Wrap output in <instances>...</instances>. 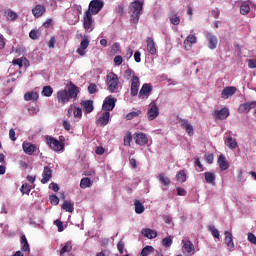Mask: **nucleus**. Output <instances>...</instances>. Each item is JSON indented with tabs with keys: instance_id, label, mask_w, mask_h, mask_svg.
<instances>
[{
	"instance_id": "nucleus-1",
	"label": "nucleus",
	"mask_w": 256,
	"mask_h": 256,
	"mask_svg": "<svg viewBox=\"0 0 256 256\" xmlns=\"http://www.w3.org/2000/svg\"><path fill=\"white\" fill-rule=\"evenodd\" d=\"M130 23H134L137 25L139 23V19L143 14V2L139 0H135L130 4Z\"/></svg>"
},
{
	"instance_id": "nucleus-2",
	"label": "nucleus",
	"mask_w": 256,
	"mask_h": 256,
	"mask_svg": "<svg viewBox=\"0 0 256 256\" xmlns=\"http://www.w3.org/2000/svg\"><path fill=\"white\" fill-rule=\"evenodd\" d=\"M106 83L110 93H117L119 90V77L117 74L113 72L108 73L106 77Z\"/></svg>"
},
{
	"instance_id": "nucleus-3",
	"label": "nucleus",
	"mask_w": 256,
	"mask_h": 256,
	"mask_svg": "<svg viewBox=\"0 0 256 256\" xmlns=\"http://www.w3.org/2000/svg\"><path fill=\"white\" fill-rule=\"evenodd\" d=\"M46 143L52 151L59 152L65 150V144L53 136H46Z\"/></svg>"
},
{
	"instance_id": "nucleus-4",
	"label": "nucleus",
	"mask_w": 256,
	"mask_h": 256,
	"mask_svg": "<svg viewBox=\"0 0 256 256\" xmlns=\"http://www.w3.org/2000/svg\"><path fill=\"white\" fill-rule=\"evenodd\" d=\"M67 87V93L68 97L72 99L73 101H77V97L80 93V89L77 85H75L73 82H70L66 85Z\"/></svg>"
},
{
	"instance_id": "nucleus-5",
	"label": "nucleus",
	"mask_w": 256,
	"mask_h": 256,
	"mask_svg": "<svg viewBox=\"0 0 256 256\" xmlns=\"http://www.w3.org/2000/svg\"><path fill=\"white\" fill-rule=\"evenodd\" d=\"M115 103H117V99L112 96L106 97L102 105V110L108 113L109 111H113L115 109Z\"/></svg>"
},
{
	"instance_id": "nucleus-6",
	"label": "nucleus",
	"mask_w": 256,
	"mask_h": 256,
	"mask_svg": "<svg viewBox=\"0 0 256 256\" xmlns=\"http://www.w3.org/2000/svg\"><path fill=\"white\" fill-rule=\"evenodd\" d=\"M102 9H103V1H101V0H92L89 4L88 11L92 15H97V13H99V11H101Z\"/></svg>"
},
{
	"instance_id": "nucleus-7",
	"label": "nucleus",
	"mask_w": 256,
	"mask_h": 256,
	"mask_svg": "<svg viewBox=\"0 0 256 256\" xmlns=\"http://www.w3.org/2000/svg\"><path fill=\"white\" fill-rule=\"evenodd\" d=\"M56 97L59 105H65L66 103H69V101H71V98H69V92H67V89H62L58 91L56 94Z\"/></svg>"
},
{
	"instance_id": "nucleus-8",
	"label": "nucleus",
	"mask_w": 256,
	"mask_h": 256,
	"mask_svg": "<svg viewBox=\"0 0 256 256\" xmlns=\"http://www.w3.org/2000/svg\"><path fill=\"white\" fill-rule=\"evenodd\" d=\"M152 91H153V86H151V84L149 83L143 84L138 94L139 99H148Z\"/></svg>"
},
{
	"instance_id": "nucleus-9",
	"label": "nucleus",
	"mask_w": 256,
	"mask_h": 256,
	"mask_svg": "<svg viewBox=\"0 0 256 256\" xmlns=\"http://www.w3.org/2000/svg\"><path fill=\"white\" fill-rule=\"evenodd\" d=\"M182 244V252L184 253V255H195V246L192 244L191 240H182Z\"/></svg>"
},
{
	"instance_id": "nucleus-10",
	"label": "nucleus",
	"mask_w": 256,
	"mask_h": 256,
	"mask_svg": "<svg viewBox=\"0 0 256 256\" xmlns=\"http://www.w3.org/2000/svg\"><path fill=\"white\" fill-rule=\"evenodd\" d=\"M139 77L137 75H133L131 78V88H130V93L132 97H137L139 95Z\"/></svg>"
},
{
	"instance_id": "nucleus-11",
	"label": "nucleus",
	"mask_w": 256,
	"mask_h": 256,
	"mask_svg": "<svg viewBox=\"0 0 256 256\" xmlns=\"http://www.w3.org/2000/svg\"><path fill=\"white\" fill-rule=\"evenodd\" d=\"M134 141L136 145H140L141 147L147 145L149 143V138L145 133H134Z\"/></svg>"
},
{
	"instance_id": "nucleus-12",
	"label": "nucleus",
	"mask_w": 256,
	"mask_h": 256,
	"mask_svg": "<svg viewBox=\"0 0 256 256\" xmlns=\"http://www.w3.org/2000/svg\"><path fill=\"white\" fill-rule=\"evenodd\" d=\"M52 178H53V170H51L49 166H45L42 172V179H41L42 185H46V183H49V181H51Z\"/></svg>"
},
{
	"instance_id": "nucleus-13",
	"label": "nucleus",
	"mask_w": 256,
	"mask_h": 256,
	"mask_svg": "<svg viewBox=\"0 0 256 256\" xmlns=\"http://www.w3.org/2000/svg\"><path fill=\"white\" fill-rule=\"evenodd\" d=\"M237 93V87L228 86L225 87L221 92V99H229V97H233Z\"/></svg>"
},
{
	"instance_id": "nucleus-14",
	"label": "nucleus",
	"mask_w": 256,
	"mask_h": 256,
	"mask_svg": "<svg viewBox=\"0 0 256 256\" xmlns=\"http://www.w3.org/2000/svg\"><path fill=\"white\" fill-rule=\"evenodd\" d=\"M93 26V14L89 10L85 12L84 18H83V27L86 29V31H89L91 27Z\"/></svg>"
},
{
	"instance_id": "nucleus-15",
	"label": "nucleus",
	"mask_w": 256,
	"mask_h": 256,
	"mask_svg": "<svg viewBox=\"0 0 256 256\" xmlns=\"http://www.w3.org/2000/svg\"><path fill=\"white\" fill-rule=\"evenodd\" d=\"M195 43H197V36L189 34L184 40L185 51H191V48L193 47V45H195Z\"/></svg>"
},
{
	"instance_id": "nucleus-16",
	"label": "nucleus",
	"mask_w": 256,
	"mask_h": 256,
	"mask_svg": "<svg viewBox=\"0 0 256 256\" xmlns=\"http://www.w3.org/2000/svg\"><path fill=\"white\" fill-rule=\"evenodd\" d=\"M111 117L110 112H103L102 115L96 120V124L99 127H105L106 125H109V119Z\"/></svg>"
},
{
	"instance_id": "nucleus-17",
	"label": "nucleus",
	"mask_w": 256,
	"mask_h": 256,
	"mask_svg": "<svg viewBox=\"0 0 256 256\" xmlns=\"http://www.w3.org/2000/svg\"><path fill=\"white\" fill-rule=\"evenodd\" d=\"M256 108V101H251V102H246L241 104L238 107V112L239 113H249V111H251V109H255Z\"/></svg>"
},
{
	"instance_id": "nucleus-18",
	"label": "nucleus",
	"mask_w": 256,
	"mask_h": 256,
	"mask_svg": "<svg viewBox=\"0 0 256 256\" xmlns=\"http://www.w3.org/2000/svg\"><path fill=\"white\" fill-rule=\"evenodd\" d=\"M214 116H215V119H218L219 121H223L224 119H227V117H229V108L224 107L221 110H215Z\"/></svg>"
},
{
	"instance_id": "nucleus-19",
	"label": "nucleus",
	"mask_w": 256,
	"mask_h": 256,
	"mask_svg": "<svg viewBox=\"0 0 256 256\" xmlns=\"http://www.w3.org/2000/svg\"><path fill=\"white\" fill-rule=\"evenodd\" d=\"M22 149L26 155H33L37 151V145L30 142H23Z\"/></svg>"
},
{
	"instance_id": "nucleus-20",
	"label": "nucleus",
	"mask_w": 256,
	"mask_h": 256,
	"mask_svg": "<svg viewBox=\"0 0 256 256\" xmlns=\"http://www.w3.org/2000/svg\"><path fill=\"white\" fill-rule=\"evenodd\" d=\"M149 121H154V119H157L159 117V107H157V104H152L150 109L147 113Z\"/></svg>"
},
{
	"instance_id": "nucleus-21",
	"label": "nucleus",
	"mask_w": 256,
	"mask_h": 256,
	"mask_svg": "<svg viewBox=\"0 0 256 256\" xmlns=\"http://www.w3.org/2000/svg\"><path fill=\"white\" fill-rule=\"evenodd\" d=\"M45 11H47V9H45V5L38 4L32 9V14L36 19H39V17H43V15H45Z\"/></svg>"
},
{
	"instance_id": "nucleus-22",
	"label": "nucleus",
	"mask_w": 256,
	"mask_h": 256,
	"mask_svg": "<svg viewBox=\"0 0 256 256\" xmlns=\"http://www.w3.org/2000/svg\"><path fill=\"white\" fill-rule=\"evenodd\" d=\"M146 48L148 53H150V55H157V47H155V41L153 40V38L151 37L147 38Z\"/></svg>"
},
{
	"instance_id": "nucleus-23",
	"label": "nucleus",
	"mask_w": 256,
	"mask_h": 256,
	"mask_svg": "<svg viewBox=\"0 0 256 256\" xmlns=\"http://www.w3.org/2000/svg\"><path fill=\"white\" fill-rule=\"evenodd\" d=\"M80 105L83 107V111L86 114L93 113V109H95L93 100H83Z\"/></svg>"
},
{
	"instance_id": "nucleus-24",
	"label": "nucleus",
	"mask_w": 256,
	"mask_h": 256,
	"mask_svg": "<svg viewBox=\"0 0 256 256\" xmlns=\"http://www.w3.org/2000/svg\"><path fill=\"white\" fill-rule=\"evenodd\" d=\"M224 143L226 147H229L230 149H237L239 147V144L237 143V140L233 138V136L228 135L226 139L224 140Z\"/></svg>"
},
{
	"instance_id": "nucleus-25",
	"label": "nucleus",
	"mask_w": 256,
	"mask_h": 256,
	"mask_svg": "<svg viewBox=\"0 0 256 256\" xmlns=\"http://www.w3.org/2000/svg\"><path fill=\"white\" fill-rule=\"evenodd\" d=\"M182 129H185L186 133L191 137L194 133L193 126L189 124L187 119H180Z\"/></svg>"
},
{
	"instance_id": "nucleus-26",
	"label": "nucleus",
	"mask_w": 256,
	"mask_h": 256,
	"mask_svg": "<svg viewBox=\"0 0 256 256\" xmlns=\"http://www.w3.org/2000/svg\"><path fill=\"white\" fill-rule=\"evenodd\" d=\"M87 47H89V39L84 38L80 43V48H78L76 52L81 57H85V49H87Z\"/></svg>"
},
{
	"instance_id": "nucleus-27",
	"label": "nucleus",
	"mask_w": 256,
	"mask_h": 256,
	"mask_svg": "<svg viewBox=\"0 0 256 256\" xmlns=\"http://www.w3.org/2000/svg\"><path fill=\"white\" fill-rule=\"evenodd\" d=\"M207 39H208V47L211 50L217 49V43H218L217 36H215L211 33H208L207 34Z\"/></svg>"
},
{
	"instance_id": "nucleus-28",
	"label": "nucleus",
	"mask_w": 256,
	"mask_h": 256,
	"mask_svg": "<svg viewBox=\"0 0 256 256\" xmlns=\"http://www.w3.org/2000/svg\"><path fill=\"white\" fill-rule=\"evenodd\" d=\"M218 165H219L221 171H227L229 169V162H227L225 155L221 154L218 157Z\"/></svg>"
},
{
	"instance_id": "nucleus-29",
	"label": "nucleus",
	"mask_w": 256,
	"mask_h": 256,
	"mask_svg": "<svg viewBox=\"0 0 256 256\" xmlns=\"http://www.w3.org/2000/svg\"><path fill=\"white\" fill-rule=\"evenodd\" d=\"M169 21L172 25H179L181 23V18L179 17L178 13L173 10L169 15Z\"/></svg>"
},
{
	"instance_id": "nucleus-30",
	"label": "nucleus",
	"mask_w": 256,
	"mask_h": 256,
	"mask_svg": "<svg viewBox=\"0 0 256 256\" xmlns=\"http://www.w3.org/2000/svg\"><path fill=\"white\" fill-rule=\"evenodd\" d=\"M20 243L22 245L21 251H23L24 253H29L31 251V249L29 248V242L27 241V236H25V234L21 236Z\"/></svg>"
},
{
	"instance_id": "nucleus-31",
	"label": "nucleus",
	"mask_w": 256,
	"mask_h": 256,
	"mask_svg": "<svg viewBox=\"0 0 256 256\" xmlns=\"http://www.w3.org/2000/svg\"><path fill=\"white\" fill-rule=\"evenodd\" d=\"M61 208L64 211H67L68 213H73L75 211V204L71 203V201H69V200H66L61 205Z\"/></svg>"
},
{
	"instance_id": "nucleus-32",
	"label": "nucleus",
	"mask_w": 256,
	"mask_h": 256,
	"mask_svg": "<svg viewBox=\"0 0 256 256\" xmlns=\"http://www.w3.org/2000/svg\"><path fill=\"white\" fill-rule=\"evenodd\" d=\"M224 235H225V243L227 247H230L231 249H233V247H235V243L233 242V234L229 231H225Z\"/></svg>"
},
{
	"instance_id": "nucleus-33",
	"label": "nucleus",
	"mask_w": 256,
	"mask_h": 256,
	"mask_svg": "<svg viewBox=\"0 0 256 256\" xmlns=\"http://www.w3.org/2000/svg\"><path fill=\"white\" fill-rule=\"evenodd\" d=\"M158 181L163 185L164 187H169L171 185V179L169 177L165 176L164 173H160L158 175Z\"/></svg>"
},
{
	"instance_id": "nucleus-34",
	"label": "nucleus",
	"mask_w": 256,
	"mask_h": 256,
	"mask_svg": "<svg viewBox=\"0 0 256 256\" xmlns=\"http://www.w3.org/2000/svg\"><path fill=\"white\" fill-rule=\"evenodd\" d=\"M204 179H205L206 183H208L209 185H215V179H216L215 173L205 172Z\"/></svg>"
},
{
	"instance_id": "nucleus-35",
	"label": "nucleus",
	"mask_w": 256,
	"mask_h": 256,
	"mask_svg": "<svg viewBox=\"0 0 256 256\" xmlns=\"http://www.w3.org/2000/svg\"><path fill=\"white\" fill-rule=\"evenodd\" d=\"M24 99L26 101H37V99H39V93L35 91L27 92L24 94Z\"/></svg>"
},
{
	"instance_id": "nucleus-36",
	"label": "nucleus",
	"mask_w": 256,
	"mask_h": 256,
	"mask_svg": "<svg viewBox=\"0 0 256 256\" xmlns=\"http://www.w3.org/2000/svg\"><path fill=\"white\" fill-rule=\"evenodd\" d=\"M142 235L147 237V239H155V237H157V231L146 228L142 230Z\"/></svg>"
},
{
	"instance_id": "nucleus-37",
	"label": "nucleus",
	"mask_w": 256,
	"mask_h": 256,
	"mask_svg": "<svg viewBox=\"0 0 256 256\" xmlns=\"http://www.w3.org/2000/svg\"><path fill=\"white\" fill-rule=\"evenodd\" d=\"M72 249H73V244L71 243V241H68L60 249V255H64L65 253H71Z\"/></svg>"
},
{
	"instance_id": "nucleus-38",
	"label": "nucleus",
	"mask_w": 256,
	"mask_h": 256,
	"mask_svg": "<svg viewBox=\"0 0 256 256\" xmlns=\"http://www.w3.org/2000/svg\"><path fill=\"white\" fill-rule=\"evenodd\" d=\"M4 15L6 17V19H8V21H15L17 19V17H19L15 11L8 9L4 12Z\"/></svg>"
},
{
	"instance_id": "nucleus-39",
	"label": "nucleus",
	"mask_w": 256,
	"mask_h": 256,
	"mask_svg": "<svg viewBox=\"0 0 256 256\" xmlns=\"http://www.w3.org/2000/svg\"><path fill=\"white\" fill-rule=\"evenodd\" d=\"M134 205H135V212L138 215H141V213L145 212V206H143V203H141V201L135 200Z\"/></svg>"
},
{
	"instance_id": "nucleus-40",
	"label": "nucleus",
	"mask_w": 256,
	"mask_h": 256,
	"mask_svg": "<svg viewBox=\"0 0 256 256\" xmlns=\"http://www.w3.org/2000/svg\"><path fill=\"white\" fill-rule=\"evenodd\" d=\"M91 185H93V182L88 177H84L80 181L81 189H87L88 187H91Z\"/></svg>"
},
{
	"instance_id": "nucleus-41",
	"label": "nucleus",
	"mask_w": 256,
	"mask_h": 256,
	"mask_svg": "<svg viewBox=\"0 0 256 256\" xmlns=\"http://www.w3.org/2000/svg\"><path fill=\"white\" fill-rule=\"evenodd\" d=\"M176 180L180 183H185L187 181V173H185V170H180L176 174Z\"/></svg>"
},
{
	"instance_id": "nucleus-42",
	"label": "nucleus",
	"mask_w": 256,
	"mask_h": 256,
	"mask_svg": "<svg viewBox=\"0 0 256 256\" xmlns=\"http://www.w3.org/2000/svg\"><path fill=\"white\" fill-rule=\"evenodd\" d=\"M142 114H143V111H141V110H136V111L129 112L126 115V120L131 121V120L135 119V117H139Z\"/></svg>"
},
{
	"instance_id": "nucleus-43",
	"label": "nucleus",
	"mask_w": 256,
	"mask_h": 256,
	"mask_svg": "<svg viewBox=\"0 0 256 256\" xmlns=\"http://www.w3.org/2000/svg\"><path fill=\"white\" fill-rule=\"evenodd\" d=\"M250 11H251V6H249V4L243 3L240 6V13H241V15H249Z\"/></svg>"
},
{
	"instance_id": "nucleus-44",
	"label": "nucleus",
	"mask_w": 256,
	"mask_h": 256,
	"mask_svg": "<svg viewBox=\"0 0 256 256\" xmlns=\"http://www.w3.org/2000/svg\"><path fill=\"white\" fill-rule=\"evenodd\" d=\"M31 189H33V187L29 184H23L20 188V191L22 193V195H29V193H31Z\"/></svg>"
},
{
	"instance_id": "nucleus-45",
	"label": "nucleus",
	"mask_w": 256,
	"mask_h": 256,
	"mask_svg": "<svg viewBox=\"0 0 256 256\" xmlns=\"http://www.w3.org/2000/svg\"><path fill=\"white\" fill-rule=\"evenodd\" d=\"M42 95L44 97H51V95H53V88L51 86H44L42 90Z\"/></svg>"
},
{
	"instance_id": "nucleus-46",
	"label": "nucleus",
	"mask_w": 256,
	"mask_h": 256,
	"mask_svg": "<svg viewBox=\"0 0 256 256\" xmlns=\"http://www.w3.org/2000/svg\"><path fill=\"white\" fill-rule=\"evenodd\" d=\"M153 251H155L153 246H146L142 249L141 256H149V253H153Z\"/></svg>"
},
{
	"instance_id": "nucleus-47",
	"label": "nucleus",
	"mask_w": 256,
	"mask_h": 256,
	"mask_svg": "<svg viewBox=\"0 0 256 256\" xmlns=\"http://www.w3.org/2000/svg\"><path fill=\"white\" fill-rule=\"evenodd\" d=\"M73 115L76 119H81L83 117V110L77 106H74Z\"/></svg>"
},
{
	"instance_id": "nucleus-48",
	"label": "nucleus",
	"mask_w": 256,
	"mask_h": 256,
	"mask_svg": "<svg viewBox=\"0 0 256 256\" xmlns=\"http://www.w3.org/2000/svg\"><path fill=\"white\" fill-rule=\"evenodd\" d=\"M162 245L163 247H171V245H173V238H171V236L165 237L162 240Z\"/></svg>"
},
{
	"instance_id": "nucleus-49",
	"label": "nucleus",
	"mask_w": 256,
	"mask_h": 256,
	"mask_svg": "<svg viewBox=\"0 0 256 256\" xmlns=\"http://www.w3.org/2000/svg\"><path fill=\"white\" fill-rule=\"evenodd\" d=\"M132 141H133V135H131V132L126 133L124 137V145L130 146Z\"/></svg>"
},
{
	"instance_id": "nucleus-50",
	"label": "nucleus",
	"mask_w": 256,
	"mask_h": 256,
	"mask_svg": "<svg viewBox=\"0 0 256 256\" xmlns=\"http://www.w3.org/2000/svg\"><path fill=\"white\" fill-rule=\"evenodd\" d=\"M208 230L211 232L212 236L215 239H219V237H220L219 230H217V228H215V226H209Z\"/></svg>"
},
{
	"instance_id": "nucleus-51",
	"label": "nucleus",
	"mask_w": 256,
	"mask_h": 256,
	"mask_svg": "<svg viewBox=\"0 0 256 256\" xmlns=\"http://www.w3.org/2000/svg\"><path fill=\"white\" fill-rule=\"evenodd\" d=\"M114 65H116V67L123 65V56H121V55L115 56L114 57Z\"/></svg>"
},
{
	"instance_id": "nucleus-52",
	"label": "nucleus",
	"mask_w": 256,
	"mask_h": 256,
	"mask_svg": "<svg viewBox=\"0 0 256 256\" xmlns=\"http://www.w3.org/2000/svg\"><path fill=\"white\" fill-rule=\"evenodd\" d=\"M54 225H56V227L58 228L59 233H62V231H64V227H63V222L59 219L54 221Z\"/></svg>"
},
{
	"instance_id": "nucleus-53",
	"label": "nucleus",
	"mask_w": 256,
	"mask_h": 256,
	"mask_svg": "<svg viewBox=\"0 0 256 256\" xmlns=\"http://www.w3.org/2000/svg\"><path fill=\"white\" fill-rule=\"evenodd\" d=\"M49 199L51 205H59V197L57 195H50Z\"/></svg>"
},
{
	"instance_id": "nucleus-54",
	"label": "nucleus",
	"mask_w": 256,
	"mask_h": 256,
	"mask_svg": "<svg viewBox=\"0 0 256 256\" xmlns=\"http://www.w3.org/2000/svg\"><path fill=\"white\" fill-rule=\"evenodd\" d=\"M29 37H30V39H33L34 41L36 39H39V31L31 30L30 33H29Z\"/></svg>"
},
{
	"instance_id": "nucleus-55",
	"label": "nucleus",
	"mask_w": 256,
	"mask_h": 256,
	"mask_svg": "<svg viewBox=\"0 0 256 256\" xmlns=\"http://www.w3.org/2000/svg\"><path fill=\"white\" fill-rule=\"evenodd\" d=\"M117 249L119 251V254L123 255L124 253L123 249H125V243L123 241H119L117 244Z\"/></svg>"
},
{
	"instance_id": "nucleus-56",
	"label": "nucleus",
	"mask_w": 256,
	"mask_h": 256,
	"mask_svg": "<svg viewBox=\"0 0 256 256\" xmlns=\"http://www.w3.org/2000/svg\"><path fill=\"white\" fill-rule=\"evenodd\" d=\"M248 241H249V243H252V245H256V236H255V234L249 232L248 233Z\"/></svg>"
},
{
	"instance_id": "nucleus-57",
	"label": "nucleus",
	"mask_w": 256,
	"mask_h": 256,
	"mask_svg": "<svg viewBox=\"0 0 256 256\" xmlns=\"http://www.w3.org/2000/svg\"><path fill=\"white\" fill-rule=\"evenodd\" d=\"M176 191L177 195H179L180 197H185V195H187V190H185L184 188L177 187Z\"/></svg>"
},
{
	"instance_id": "nucleus-58",
	"label": "nucleus",
	"mask_w": 256,
	"mask_h": 256,
	"mask_svg": "<svg viewBox=\"0 0 256 256\" xmlns=\"http://www.w3.org/2000/svg\"><path fill=\"white\" fill-rule=\"evenodd\" d=\"M97 91V85L95 84H90L88 86V92L90 93V95H95V92Z\"/></svg>"
},
{
	"instance_id": "nucleus-59",
	"label": "nucleus",
	"mask_w": 256,
	"mask_h": 256,
	"mask_svg": "<svg viewBox=\"0 0 256 256\" xmlns=\"http://www.w3.org/2000/svg\"><path fill=\"white\" fill-rule=\"evenodd\" d=\"M48 47L50 49H55V36H52L48 42Z\"/></svg>"
},
{
	"instance_id": "nucleus-60",
	"label": "nucleus",
	"mask_w": 256,
	"mask_h": 256,
	"mask_svg": "<svg viewBox=\"0 0 256 256\" xmlns=\"http://www.w3.org/2000/svg\"><path fill=\"white\" fill-rule=\"evenodd\" d=\"M49 188L52 189L55 193L59 192V185L57 183H51Z\"/></svg>"
},
{
	"instance_id": "nucleus-61",
	"label": "nucleus",
	"mask_w": 256,
	"mask_h": 256,
	"mask_svg": "<svg viewBox=\"0 0 256 256\" xmlns=\"http://www.w3.org/2000/svg\"><path fill=\"white\" fill-rule=\"evenodd\" d=\"M9 138L11 139V141H17V137H15V129H10Z\"/></svg>"
},
{
	"instance_id": "nucleus-62",
	"label": "nucleus",
	"mask_w": 256,
	"mask_h": 256,
	"mask_svg": "<svg viewBox=\"0 0 256 256\" xmlns=\"http://www.w3.org/2000/svg\"><path fill=\"white\" fill-rule=\"evenodd\" d=\"M12 64L13 65H18L20 68L21 67H23V60L22 59H14L13 61H12Z\"/></svg>"
},
{
	"instance_id": "nucleus-63",
	"label": "nucleus",
	"mask_w": 256,
	"mask_h": 256,
	"mask_svg": "<svg viewBox=\"0 0 256 256\" xmlns=\"http://www.w3.org/2000/svg\"><path fill=\"white\" fill-rule=\"evenodd\" d=\"M248 67H249L250 69H256V60L250 59V60L248 61Z\"/></svg>"
},
{
	"instance_id": "nucleus-64",
	"label": "nucleus",
	"mask_w": 256,
	"mask_h": 256,
	"mask_svg": "<svg viewBox=\"0 0 256 256\" xmlns=\"http://www.w3.org/2000/svg\"><path fill=\"white\" fill-rule=\"evenodd\" d=\"M205 159H206L207 163H209V165H211L213 163L214 156H213V154H208L205 156Z\"/></svg>"
}]
</instances>
